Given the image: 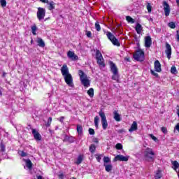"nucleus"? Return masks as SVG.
I'll return each instance as SVG.
<instances>
[{
  "label": "nucleus",
  "instance_id": "61",
  "mask_svg": "<svg viewBox=\"0 0 179 179\" xmlns=\"http://www.w3.org/2000/svg\"><path fill=\"white\" fill-rule=\"evenodd\" d=\"M149 20H150V22H153V18H150Z\"/></svg>",
  "mask_w": 179,
  "mask_h": 179
},
{
  "label": "nucleus",
  "instance_id": "30",
  "mask_svg": "<svg viewBox=\"0 0 179 179\" xmlns=\"http://www.w3.org/2000/svg\"><path fill=\"white\" fill-rule=\"evenodd\" d=\"M99 120H100V118L99 117V116H96L94 117V124H95L96 128H99Z\"/></svg>",
  "mask_w": 179,
  "mask_h": 179
},
{
  "label": "nucleus",
  "instance_id": "18",
  "mask_svg": "<svg viewBox=\"0 0 179 179\" xmlns=\"http://www.w3.org/2000/svg\"><path fill=\"white\" fill-rule=\"evenodd\" d=\"M113 118L115 120V121H117V122H120V121H121L122 118H121V115H120L118 113V110H115L113 112Z\"/></svg>",
  "mask_w": 179,
  "mask_h": 179
},
{
  "label": "nucleus",
  "instance_id": "63",
  "mask_svg": "<svg viewBox=\"0 0 179 179\" xmlns=\"http://www.w3.org/2000/svg\"><path fill=\"white\" fill-rule=\"evenodd\" d=\"M31 43H33V40L31 41Z\"/></svg>",
  "mask_w": 179,
  "mask_h": 179
},
{
  "label": "nucleus",
  "instance_id": "48",
  "mask_svg": "<svg viewBox=\"0 0 179 179\" xmlns=\"http://www.w3.org/2000/svg\"><path fill=\"white\" fill-rule=\"evenodd\" d=\"M58 177H59V178H60V179H64V173H62V171H60V172H59V175H58Z\"/></svg>",
  "mask_w": 179,
  "mask_h": 179
},
{
  "label": "nucleus",
  "instance_id": "11",
  "mask_svg": "<svg viewBox=\"0 0 179 179\" xmlns=\"http://www.w3.org/2000/svg\"><path fill=\"white\" fill-rule=\"evenodd\" d=\"M67 57L68 58L71 59V61H78V59H79V57H78V55H75V52L71 50H69L67 52Z\"/></svg>",
  "mask_w": 179,
  "mask_h": 179
},
{
  "label": "nucleus",
  "instance_id": "12",
  "mask_svg": "<svg viewBox=\"0 0 179 179\" xmlns=\"http://www.w3.org/2000/svg\"><path fill=\"white\" fill-rule=\"evenodd\" d=\"M165 53L166 54L168 59H170L171 58V45L168 43H166Z\"/></svg>",
  "mask_w": 179,
  "mask_h": 179
},
{
  "label": "nucleus",
  "instance_id": "29",
  "mask_svg": "<svg viewBox=\"0 0 179 179\" xmlns=\"http://www.w3.org/2000/svg\"><path fill=\"white\" fill-rule=\"evenodd\" d=\"M126 20H127L129 23H135V20H134L131 16H127Z\"/></svg>",
  "mask_w": 179,
  "mask_h": 179
},
{
  "label": "nucleus",
  "instance_id": "6",
  "mask_svg": "<svg viewBox=\"0 0 179 179\" xmlns=\"http://www.w3.org/2000/svg\"><path fill=\"white\" fill-rule=\"evenodd\" d=\"M99 116L101 117L102 128L103 129H107L108 127V123L107 122V118L106 117V114L102 110L99 111Z\"/></svg>",
  "mask_w": 179,
  "mask_h": 179
},
{
  "label": "nucleus",
  "instance_id": "2",
  "mask_svg": "<svg viewBox=\"0 0 179 179\" xmlns=\"http://www.w3.org/2000/svg\"><path fill=\"white\" fill-rule=\"evenodd\" d=\"M144 157L145 158L148 162H154L155 159L153 157L155 156V152H153V150L152 148H146L144 151Z\"/></svg>",
  "mask_w": 179,
  "mask_h": 179
},
{
  "label": "nucleus",
  "instance_id": "50",
  "mask_svg": "<svg viewBox=\"0 0 179 179\" xmlns=\"http://www.w3.org/2000/svg\"><path fill=\"white\" fill-rule=\"evenodd\" d=\"M161 131L163 132V134H167V128L166 127H162Z\"/></svg>",
  "mask_w": 179,
  "mask_h": 179
},
{
  "label": "nucleus",
  "instance_id": "51",
  "mask_svg": "<svg viewBox=\"0 0 179 179\" xmlns=\"http://www.w3.org/2000/svg\"><path fill=\"white\" fill-rule=\"evenodd\" d=\"M86 36L87 37H92V32L90 31H86Z\"/></svg>",
  "mask_w": 179,
  "mask_h": 179
},
{
  "label": "nucleus",
  "instance_id": "5",
  "mask_svg": "<svg viewBox=\"0 0 179 179\" xmlns=\"http://www.w3.org/2000/svg\"><path fill=\"white\" fill-rule=\"evenodd\" d=\"M96 62L100 66H106L104 64V59H103V55L100 50H97L96 52Z\"/></svg>",
  "mask_w": 179,
  "mask_h": 179
},
{
  "label": "nucleus",
  "instance_id": "8",
  "mask_svg": "<svg viewBox=\"0 0 179 179\" xmlns=\"http://www.w3.org/2000/svg\"><path fill=\"white\" fill-rule=\"evenodd\" d=\"M37 17L38 20H43V19L45 17V9H44L43 8L39 7L37 11Z\"/></svg>",
  "mask_w": 179,
  "mask_h": 179
},
{
  "label": "nucleus",
  "instance_id": "60",
  "mask_svg": "<svg viewBox=\"0 0 179 179\" xmlns=\"http://www.w3.org/2000/svg\"><path fill=\"white\" fill-rule=\"evenodd\" d=\"M5 75H6V73L3 72V78H5Z\"/></svg>",
  "mask_w": 179,
  "mask_h": 179
},
{
  "label": "nucleus",
  "instance_id": "20",
  "mask_svg": "<svg viewBox=\"0 0 179 179\" xmlns=\"http://www.w3.org/2000/svg\"><path fill=\"white\" fill-rule=\"evenodd\" d=\"M138 129V123L136 122H133L130 129H129V131L134 132V131H136Z\"/></svg>",
  "mask_w": 179,
  "mask_h": 179
},
{
  "label": "nucleus",
  "instance_id": "1",
  "mask_svg": "<svg viewBox=\"0 0 179 179\" xmlns=\"http://www.w3.org/2000/svg\"><path fill=\"white\" fill-rule=\"evenodd\" d=\"M78 75L80 76V82L84 87H89V86H90V80L87 79V75H86L82 70L78 71Z\"/></svg>",
  "mask_w": 179,
  "mask_h": 179
},
{
  "label": "nucleus",
  "instance_id": "26",
  "mask_svg": "<svg viewBox=\"0 0 179 179\" xmlns=\"http://www.w3.org/2000/svg\"><path fill=\"white\" fill-rule=\"evenodd\" d=\"M87 94L90 96V97H93L94 96V90L93 88H90L87 91Z\"/></svg>",
  "mask_w": 179,
  "mask_h": 179
},
{
  "label": "nucleus",
  "instance_id": "27",
  "mask_svg": "<svg viewBox=\"0 0 179 179\" xmlns=\"http://www.w3.org/2000/svg\"><path fill=\"white\" fill-rule=\"evenodd\" d=\"M95 151H96V145L91 144L90 146V152L91 153H94Z\"/></svg>",
  "mask_w": 179,
  "mask_h": 179
},
{
  "label": "nucleus",
  "instance_id": "38",
  "mask_svg": "<svg viewBox=\"0 0 179 179\" xmlns=\"http://www.w3.org/2000/svg\"><path fill=\"white\" fill-rule=\"evenodd\" d=\"M173 164V169L177 170V169H178V167H179L178 162L174 161Z\"/></svg>",
  "mask_w": 179,
  "mask_h": 179
},
{
  "label": "nucleus",
  "instance_id": "24",
  "mask_svg": "<svg viewBox=\"0 0 179 179\" xmlns=\"http://www.w3.org/2000/svg\"><path fill=\"white\" fill-rule=\"evenodd\" d=\"M37 43H38V47H42V48L45 47V43H44V41H43L41 38H38Z\"/></svg>",
  "mask_w": 179,
  "mask_h": 179
},
{
  "label": "nucleus",
  "instance_id": "57",
  "mask_svg": "<svg viewBox=\"0 0 179 179\" xmlns=\"http://www.w3.org/2000/svg\"><path fill=\"white\" fill-rule=\"evenodd\" d=\"M94 142L95 143H99V140H98L97 138H95V139L94 140Z\"/></svg>",
  "mask_w": 179,
  "mask_h": 179
},
{
  "label": "nucleus",
  "instance_id": "40",
  "mask_svg": "<svg viewBox=\"0 0 179 179\" xmlns=\"http://www.w3.org/2000/svg\"><path fill=\"white\" fill-rule=\"evenodd\" d=\"M119 78L120 76L118 75V73H117L116 74H113V76H112V79L113 80H117Z\"/></svg>",
  "mask_w": 179,
  "mask_h": 179
},
{
  "label": "nucleus",
  "instance_id": "47",
  "mask_svg": "<svg viewBox=\"0 0 179 179\" xmlns=\"http://www.w3.org/2000/svg\"><path fill=\"white\" fill-rule=\"evenodd\" d=\"M96 160L99 163H100L101 160V155H96Z\"/></svg>",
  "mask_w": 179,
  "mask_h": 179
},
{
  "label": "nucleus",
  "instance_id": "39",
  "mask_svg": "<svg viewBox=\"0 0 179 179\" xmlns=\"http://www.w3.org/2000/svg\"><path fill=\"white\" fill-rule=\"evenodd\" d=\"M169 27L171 29H176V23L171 22L168 24Z\"/></svg>",
  "mask_w": 179,
  "mask_h": 179
},
{
  "label": "nucleus",
  "instance_id": "52",
  "mask_svg": "<svg viewBox=\"0 0 179 179\" xmlns=\"http://www.w3.org/2000/svg\"><path fill=\"white\" fill-rule=\"evenodd\" d=\"M150 136L152 141H155V142H156V141H157V138H156V136H153V134H150Z\"/></svg>",
  "mask_w": 179,
  "mask_h": 179
},
{
  "label": "nucleus",
  "instance_id": "62",
  "mask_svg": "<svg viewBox=\"0 0 179 179\" xmlns=\"http://www.w3.org/2000/svg\"><path fill=\"white\" fill-rule=\"evenodd\" d=\"M0 96H2V91H0Z\"/></svg>",
  "mask_w": 179,
  "mask_h": 179
},
{
  "label": "nucleus",
  "instance_id": "41",
  "mask_svg": "<svg viewBox=\"0 0 179 179\" xmlns=\"http://www.w3.org/2000/svg\"><path fill=\"white\" fill-rule=\"evenodd\" d=\"M0 3L3 8L6 6V0H0Z\"/></svg>",
  "mask_w": 179,
  "mask_h": 179
},
{
  "label": "nucleus",
  "instance_id": "42",
  "mask_svg": "<svg viewBox=\"0 0 179 179\" xmlns=\"http://www.w3.org/2000/svg\"><path fill=\"white\" fill-rule=\"evenodd\" d=\"M52 122V117H49L48 121L46 123L45 126L46 127H50L51 125V122Z\"/></svg>",
  "mask_w": 179,
  "mask_h": 179
},
{
  "label": "nucleus",
  "instance_id": "25",
  "mask_svg": "<svg viewBox=\"0 0 179 179\" xmlns=\"http://www.w3.org/2000/svg\"><path fill=\"white\" fill-rule=\"evenodd\" d=\"M77 132L78 134V135L81 136L83 134V127H82V126L78 124L77 125Z\"/></svg>",
  "mask_w": 179,
  "mask_h": 179
},
{
  "label": "nucleus",
  "instance_id": "33",
  "mask_svg": "<svg viewBox=\"0 0 179 179\" xmlns=\"http://www.w3.org/2000/svg\"><path fill=\"white\" fill-rule=\"evenodd\" d=\"M103 162H104V164H107V163H110L111 162V159L108 157H103Z\"/></svg>",
  "mask_w": 179,
  "mask_h": 179
},
{
  "label": "nucleus",
  "instance_id": "43",
  "mask_svg": "<svg viewBox=\"0 0 179 179\" xmlns=\"http://www.w3.org/2000/svg\"><path fill=\"white\" fill-rule=\"evenodd\" d=\"M115 148L117 149V150H121V149H122V144L117 143L116 144Z\"/></svg>",
  "mask_w": 179,
  "mask_h": 179
},
{
  "label": "nucleus",
  "instance_id": "23",
  "mask_svg": "<svg viewBox=\"0 0 179 179\" xmlns=\"http://www.w3.org/2000/svg\"><path fill=\"white\" fill-rule=\"evenodd\" d=\"M103 166H104L105 170H106V171H107V173H110V171H111L113 170L112 164H104Z\"/></svg>",
  "mask_w": 179,
  "mask_h": 179
},
{
  "label": "nucleus",
  "instance_id": "56",
  "mask_svg": "<svg viewBox=\"0 0 179 179\" xmlns=\"http://www.w3.org/2000/svg\"><path fill=\"white\" fill-rule=\"evenodd\" d=\"M41 2H43V3H47L48 0H40Z\"/></svg>",
  "mask_w": 179,
  "mask_h": 179
},
{
  "label": "nucleus",
  "instance_id": "58",
  "mask_svg": "<svg viewBox=\"0 0 179 179\" xmlns=\"http://www.w3.org/2000/svg\"><path fill=\"white\" fill-rule=\"evenodd\" d=\"M37 179H44V178H43V176H38Z\"/></svg>",
  "mask_w": 179,
  "mask_h": 179
},
{
  "label": "nucleus",
  "instance_id": "53",
  "mask_svg": "<svg viewBox=\"0 0 179 179\" xmlns=\"http://www.w3.org/2000/svg\"><path fill=\"white\" fill-rule=\"evenodd\" d=\"M176 129V131H178V132H179V123H178L176 127H175V130Z\"/></svg>",
  "mask_w": 179,
  "mask_h": 179
},
{
  "label": "nucleus",
  "instance_id": "54",
  "mask_svg": "<svg viewBox=\"0 0 179 179\" xmlns=\"http://www.w3.org/2000/svg\"><path fill=\"white\" fill-rule=\"evenodd\" d=\"M124 61H127V62H131V59L129 57H125Z\"/></svg>",
  "mask_w": 179,
  "mask_h": 179
},
{
  "label": "nucleus",
  "instance_id": "14",
  "mask_svg": "<svg viewBox=\"0 0 179 179\" xmlns=\"http://www.w3.org/2000/svg\"><path fill=\"white\" fill-rule=\"evenodd\" d=\"M152 45V37L150 36H145V47L146 48H150V46Z\"/></svg>",
  "mask_w": 179,
  "mask_h": 179
},
{
  "label": "nucleus",
  "instance_id": "34",
  "mask_svg": "<svg viewBox=\"0 0 179 179\" xmlns=\"http://www.w3.org/2000/svg\"><path fill=\"white\" fill-rule=\"evenodd\" d=\"M95 29L96 31H100V30H101V27H100V24L99 23V22H96L95 23Z\"/></svg>",
  "mask_w": 179,
  "mask_h": 179
},
{
  "label": "nucleus",
  "instance_id": "21",
  "mask_svg": "<svg viewBox=\"0 0 179 179\" xmlns=\"http://www.w3.org/2000/svg\"><path fill=\"white\" fill-rule=\"evenodd\" d=\"M135 29H136V31L137 34H141V33H142V30H143V27H142V25H141V24L137 23Z\"/></svg>",
  "mask_w": 179,
  "mask_h": 179
},
{
  "label": "nucleus",
  "instance_id": "59",
  "mask_svg": "<svg viewBox=\"0 0 179 179\" xmlns=\"http://www.w3.org/2000/svg\"><path fill=\"white\" fill-rule=\"evenodd\" d=\"M119 134H122L124 132V129H120L118 131Z\"/></svg>",
  "mask_w": 179,
  "mask_h": 179
},
{
  "label": "nucleus",
  "instance_id": "28",
  "mask_svg": "<svg viewBox=\"0 0 179 179\" xmlns=\"http://www.w3.org/2000/svg\"><path fill=\"white\" fill-rule=\"evenodd\" d=\"M171 73H173V75H177V73H178V71H177V69L176 68V66H173L171 67Z\"/></svg>",
  "mask_w": 179,
  "mask_h": 179
},
{
  "label": "nucleus",
  "instance_id": "9",
  "mask_svg": "<svg viewBox=\"0 0 179 179\" xmlns=\"http://www.w3.org/2000/svg\"><path fill=\"white\" fill-rule=\"evenodd\" d=\"M61 72H62V76H66L68 75H71V73H69V69H68V66L66 64H64L62 68H61Z\"/></svg>",
  "mask_w": 179,
  "mask_h": 179
},
{
  "label": "nucleus",
  "instance_id": "10",
  "mask_svg": "<svg viewBox=\"0 0 179 179\" xmlns=\"http://www.w3.org/2000/svg\"><path fill=\"white\" fill-rule=\"evenodd\" d=\"M129 159V156L124 157V155H118L115 157L114 161L117 162V160H118L119 162H128Z\"/></svg>",
  "mask_w": 179,
  "mask_h": 179
},
{
  "label": "nucleus",
  "instance_id": "3",
  "mask_svg": "<svg viewBox=\"0 0 179 179\" xmlns=\"http://www.w3.org/2000/svg\"><path fill=\"white\" fill-rule=\"evenodd\" d=\"M133 57L134 59H136V61H139L140 62H142L145 61V52H143V50L141 49H138Z\"/></svg>",
  "mask_w": 179,
  "mask_h": 179
},
{
  "label": "nucleus",
  "instance_id": "4",
  "mask_svg": "<svg viewBox=\"0 0 179 179\" xmlns=\"http://www.w3.org/2000/svg\"><path fill=\"white\" fill-rule=\"evenodd\" d=\"M106 36L108 40H110L112 44H113V45H116L117 47H120V45H121V44H120V41H118V39L115 38V36H114V34H113V33L107 32Z\"/></svg>",
  "mask_w": 179,
  "mask_h": 179
},
{
  "label": "nucleus",
  "instance_id": "31",
  "mask_svg": "<svg viewBox=\"0 0 179 179\" xmlns=\"http://www.w3.org/2000/svg\"><path fill=\"white\" fill-rule=\"evenodd\" d=\"M66 139H67L69 141V142H70V143H73V142H75V138L73 136H66Z\"/></svg>",
  "mask_w": 179,
  "mask_h": 179
},
{
  "label": "nucleus",
  "instance_id": "49",
  "mask_svg": "<svg viewBox=\"0 0 179 179\" xmlns=\"http://www.w3.org/2000/svg\"><path fill=\"white\" fill-rule=\"evenodd\" d=\"M89 134L90 135H94V129L90 128L89 129Z\"/></svg>",
  "mask_w": 179,
  "mask_h": 179
},
{
  "label": "nucleus",
  "instance_id": "19",
  "mask_svg": "<svg viewBox=\"0 0 179 179\" xmlns=\"http://www.w3.org/2000/svg\"><path fill=\"white\" fill-rule=\"evenodd\" d=\"M23 161L25 162L26 166L29 170H31V169H33V163H31V160H30L29 159H24Z\"/></svg>",
  "mask_w": 179,
  "mask_h": 179
},
{
  "label": "nucleus",
  "instance_id": "32",
  "mask_svg": "<svg viewBox=\"0 0 179 179\" xmlns=\"http://www.w3.org/2000/svg\"><path fill=\"white\" fill-rule=\"evenodd\" d=\"M31 29L32 34H34V36H36V34H37L36 33V31H37V27L36 25H34L31 27Z\"/></svg>",
  "mask_w": 179,
  "mask_h": 179
},
{
  "label": "nucleus",
  "instance_id": "55",
  "mask_svg": "<svg viewBox=\"0 0 179 179\" xmlns=\"http://www.w3.org/2000/svg\"><path fill=\"white\" fill-rule=\"evenodd\" d=\"M64 117L63 116L60 117H59L60 122H64Z\"/></svg>",
  "mask_w": 179,
  "mask_h": 179
},
{
  "label": "nucleus",
  "instance_id": "44",
  "mask_svg": "<svg viewBox=\"0 0 179 179\" xmlns=\"http://www.w3.org/2000/svg\"><path fill=\"white\" fill-rule=\"evenodd\" d=\"M147 9L148 10V13H150L152 12V6L149 3L147 5Z\"/></svg>",
  "mask_w": 179,
  "mask_h": 179
},
{
  "label": "nucleus",
  "instance_id": "22",
  "mask_svg": "<svg viewBox=\"0 0 179 179\" xmlns=\"http://www.w3.org/2000/svg\"><path fill=\"white\" fill-rule=\"evenodd\" d=\"M46 3L49 5L48 6L49 10H52L53 9H55V3L54 1H47Z\"/></svg>",
  "mask_w": 179,
  "mask_h": 179
},
{
  "label": "nucleus",
  "instance_id": "35",
  "mask_svg": "<svg viewBox=\"0 0 179 179\" xmlns=\"http://www.w3.org/2000/svg\"><path fill=\"white\" fill-rule=\"evenodd\" d=\"M6 150V147H5V144H3V143H0V152H5Z\"/></svg>",
  "mask_w": 179,
  "mask_h": 179
},
{
  "label": "nucleus",
  "instance_id": "15",
  "mask_svg": "<svg viewBox=\"0 0 179 179\" xmlns=\"http://www.w3.org/2000/svg\"><path fill=\"white\" fill-rule=\"evenodd\" d=\"M32 134L36 141H41V134H40V133H38L36 129H32Z\"/></svg>",
  "mask_w": 179,
  "mask_h": 179
},
{
  "label": "nucleus",
  "instance_id": "46",
  "mask_svg": "<svg viewBox=\"0 0 179 179\" xmlns=\"http://www.w3.org/2000/svg\"><path fill=\"white\" fill-rule=\"evenodd\" d=\"M20 155L22 157H26V156H27V153L24 152V151H20Z\"/></svg>",
  "mask_w": 179,
  "mask_h": 179
},
{
  "label": "nucleus",
  "instance_id": "13",
  "mask_svg": "<svg viewBox=\"0 0 179 179\" xmlns=\"http://www.w3.org/2000/svg\"><path fill=\"white\" fill-rule=\"evenodd\" d=\"M163 6L165 16H169L170 15V5H169L167 1H164Z\"/></svg>",
  "mask_w": 179,
  "mask_h": 179
},
{
  "label": "nucleus",
  "instance_id": "37",
  "mask_svg": "<svg viewBox=\"0 0 179 179\" xmlns=\"http://www.w3.org/2000/svg\"><path fill=\"white\" fill-rule=\"evenodd\" d=\"M155 178L156 179H159L162 178V171H157L155 175Z\"/></svg>",
  "mask_w": 179,
  "mask_h": 179
},
{
  "label": "nucleus",
  "instance_id": "16",
  "mask_svg": "<svg viewBox=\"0 0 179 179\" xmlns=\"http://www.w3.org/2000/svg\"><path fill=\"white\" fill-rule=\"evenodd\" d=\"M110 71L113 73V75L118 73V69L117 68V66L115 65V64H114V62H110Z\"/></svg>",
  "mask_w": 179,
  "mask_h": 179
},
{
  "label": "nucleus",
  "instance_id": "17",
  "mask_svg": "<svg viewBox=\"0 0 179 179\" xmlns=\"http://www.w3.org/2000/svg\"><path fill=\"white\" fill-rule=\"evenodd\" d=\"M155 69L156 72H162V64H160L159 60L155 62Z\"/></svg>",
  "mask_w": 179,
  "mask_h": 179
},
{
  "label": "nucleus",
  "instance_id": "7",
  "mask_svg": "<svg viewBox=\"0 0 179 179\" xmlns=\"http://www.w3.org/2000/svg\"><path fill=\"white\" fill-rule=\"evenodd\" d=\"M64 79L66 85H69L70 87H73L75 86L73 85V78H72L71 74L64 76Z\"/></svg>",
  "mask_w": 179,
  "mask_h": 179
},
{
  "label": "nucleus",
  "instance_id": "45",
  "mask_svg": "<svg viewBox=\"0 0 179 179\" xmlns=\"http://www.w3.org/2000/svg\"><path fill=\"white\" fill-rule=\"evenodd\" d=\"M150 73L153 75V76H155V78H159V74L153 70H150Z\"/></svg>",
  "mask_w": 179,
  "mask_h": 179
},
{
  "label": "nucleus",
  "instance_id": "36",
  "mask_svg": "<svg viewBox=\"0 0 179 179\" xmlns=\"http://www.w3.org/2000/svg\"><path fill=\"white\" fill-rule=\"evenodd\" d=\"M83 161V157H82L81 155H80L78 159H77V161H76V164H80V163H82V162Z\"/></svg>",
  "mask_w": 179,
  "mask_h": 179
}]
</instances>
